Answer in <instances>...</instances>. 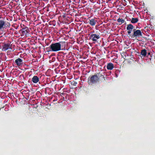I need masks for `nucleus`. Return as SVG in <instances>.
I'll use <instances>...</instances> for the list:
<instances>
[{
	"label": "nucleus",
	"mask_w": 155,
	"mask_h": 155,
	"mask_svg": "<svg viewBox=\"0 0 155 155\" xmlns=\"http://www.w3.org/2000/svg\"><path fill=\"white\" fill-rule=\"evenodd\" d=\"M66 42L65 41H60L54 43H52L48 48V51L57 52L61 50H65Z\"/></svg>",
	"instance_id": "1"
},
{
	"label": "nucleus",
	"mask_w": 155,
	"mask_h": 155,
	"mask_svg": "<svg viewBox=\"0 0 155 155\" xmlns=\"http://www.w3.org/2000/svg\"><path fill=\"white\" fill-rule=\"evenodd\" d=\"M104 76L100 73L95 74L89 77L88 78V83L89 85L95 84L97 83L100 79H104L105 80Z\"/></svg>",
	"instance_id": "2"
},
{
	"label": "nucleus",
	"mask_w": 155,
	"mask_h": 155,
	"mask_svg": "<svg viewBox=\"0 0 155 155\" xmlns=\"http://www.w3.org/2000/svg\"><path fill=\"white\" fill-rule=\"evenodd\" d=\"M133 34H130L129 35V37H130L132 38H136L142 36V32L140 30H137L135 28L133 29Z\"/></svg>",
	"instance_id": "3"
},
{
	"label": "nucleus",
	"mask_w": 155,
	"mask_h": 155,
	"mask_svg": "<svg viewBox=\"0 0 155 155\" xmlns=\"http://www.w3.org/2000/svg\"><path fill=\"white\" fill-rule=\"evenodd\" d=\"M10 24L9 22H6L4 19H0V30L4 28L5 27L9 28Z\"/></svg>",
	"instance_id": "4"
},
{
	"label": "nucleus",
	"mask_w": 155,
	"mask_h": 155,
	"mask_svg": "<svg viewBox=\"0 0 155 155\" xmlns=\"http://www.w3.org/2000/svg\"><path fill=\"white\" fill-rule=\"evenodd\" d=\"M11 42H8L7 43H4L3 45L2 46V50L3 51H5L9 48L12 49V48L10 45Z\"/></svg>",
	"instance_id": "5"
},
{
	"label": "nucleus",
	"mask_w": 155,
	"mask_h": 155,
	"mask_svg": "<svg viewBox=\"0 0 155 155\" xmlns=\"http://www.w3.org/2000/svg\"><path fill=\"white\" fill-rule=\"evenodd\" d=\"M100 38L99 35L96 34H91L90 37V38L92 41H96L97 39Z\"/></svg>",
	"instance_id": "6"
},
{
	"label": "nucleus",
	"mask_w": 155,
	"mask_h": 155,
	"mask_svg": "<svg viewBox=\"0 0 155 155\" xmlns=\"http://www.w3.org/2000/svg\"><path fill=\"white\" fill-rule=\"evenodd\" d=\"M88 23L92 26H94L97 22V18H94L91 19H89Z\"/></svg>",
	"instance_id": "7"
},
{
	"label": "nucleus",
	"mask_w": 155,
	"mask_h": 155,
	"mask_svg": "<svg viewBox=\"0 0 155 155\" xmlns=\"http://www.w3.org/2000/svg\"><path fill=\"white\" fill-rule=\"evenodd\" d=\"M29 30L28 27H25L24 28H22L20 30V31L21 32L23 36L27 35L28 33Z\"/></svg>",
	"instance_id": "8"
},
{
	"label": "nucleus",
	"mask_w": 155,
	"mask_h": 155,
	"mask_svg": "<svg viewBox=\"0 0 155 155\" xmlns=\"http://www.w3.org/2000/svg\"><path fill=\"white\" fill-rule=\"evenodd\" d=\"M127 26L126 29L127 30H128L127 31V33L129 35L131 34L132 30H133V29H134V27L131 24H128Z\"/></svg>",
	"instance_id": "9"
},
{
	"label": "nucleus",
	"mask_w": 155,
	"mask_h": 155,
	"mask_svg": "<svg viewBox=\"0 0 155 155\" xmlns=\"http://www.w3.org/2000/svg\"><path fill=\"white\" fill-rule=\"evenodd\" d=\"M15 61L18 67L21 66L23 63V60L19 58L16 59Z\"/></svg>",
	"instance_id": "10"
},
{
	"label": "nucleus",
	"mask_w": 155,
	"mask_h": 155,
	"mask_svg": "<svg viewBox=\"0 0 155 155\" xmlns=\"http://www.w3.org/2000/svg\"><path fill=\"white\" fill-rule=\"evenodd\" d=\"M32 81L34 83H36L39 81L38 77L36 76H34L32 79Z\"/></svg>",
	"instance_id": "11"
},
{
	"label": "nucleus",
	"mask_w": 155,
	"mask_h": 155,
	"mask_svg": "<svg viewBox=\"0 0 155 155\" xmlns=\"http://www.w3.org/2000/svg\"><path fill=\"white\" fill-rule=\"evenodd\" d=\"M107 68L108 70H112L114 68V65L112 63H108L107 64Z\"/></svg>",
	"instance_id": "12"
},
{
	"label": "nucleus",
	"mask_w": 155,
	"mask_h": 155,
	"mask_svg": "<svg viewBox=\"0 0 155 155\" xmlns=\"http://www.w3.org/2000/svg\"><path fill=\"white\" fill-rule=\"evenodd\" d=\"M147 54V50L145 49L141 50V54L143 56H145Z\"/></svg>",
	"instance_id": "13"
},
{
	"label": "nucleus",
	"mask_w": 155,
	"mask_h": 155,
	"mask_svg": "<svg viewBox=\"0 0 155 155\" xmlns=\"http://www.w3.org/2000/svg\"><path fill=\"white\" fill-rule=\"evenodd\" d=\"M138 21V19L137 18H132V19L131 21V23H135L137 22Z\"/></svg>",
	"instance_id": "14"
},
{
	"label": "nucleus",
	"mask_w": 155,
	"mask_h": 155,
	"mask_svg": "<svg viewBox=\"0 0 155 155\" xmlns=\"http://www.w3.org/2000/svg\"><path fill=\"white\" fill-rule=\"evenodd\" d=\"M117 21L118 22L120 23V25L122 24V23H124L125 21L122 18H119L117 20Z\"/></svg>",
	"instance_id": "15"
},
{
	"label": "nucleus",
	"mask_w": 155,
	"mask_h": 155,
	"mask_svg": "<svg viewBox=\"0 0 155 155\" xmlns=\"http://www.w3.org/2000/svg\"><path fill=\"white\" fill-rule=\"evenodd\" d=\"M77 83L76 81H73L71 83V84L74 86H76Z\"/></svg>",
	"instance_id": "16"
},
{
	"label": "nucleus",
	"mask_w": 155,
	"mask_h": 155,
	"mask_svg": "<svg viewBox=\"0 0 155 155\" xmlns=\"http://www.w3.org/2000/svg\"><path fill=\"white\" fill-rule=\"evenodd\" d=\"M125 53L124 52H123L121 54V56L122 57H124L123 56L124 55H125Z\"/></svg>",
	"instance_id": "17"
},
{
	"label": "nucleus",
	"mask_w": 155,
	"mask_h": 155,
	"mask_svg": "<svg viewBox=\"0 0 155 155\" xmlns=\"http://www.w3.org/2000/svg\"><path fill=\"white\" fill-rule=\"evenodd\" d=\"M66 17V14H64L62 15V17L63 18H65Z\"/></svg>",
	"instance_id": "18"
},
{
	"label": "nucleus",
	"mask_w": 155,
	"mask_h": 155,
	"mask_svg": "<svg viewBox=\"0 0 155 155\" xmlns=\"http://www.w3.org/2000/svg\"><path fill=\"white\" fill-rule=\"evenodd\" d=\"M150 54V53L149 52L147 53V56H149Z\"/></svg>",
	"instance_id": "19"
},
{
	"label": "nucleus",
	"mask_w": 155,
	"mask_h": 155,
	"mask_svg": "<svg viewBox=\"0 0 155 155\" xmlns=\"http://www.w3.org/2000/svg\"><path fill=\"white\" fill-rule=\"evenodd\" d=\"M62 53L64 54H66V53H64V52H62Z\"/></svg>",
	"instance_id": "20"
}]
</instances>
